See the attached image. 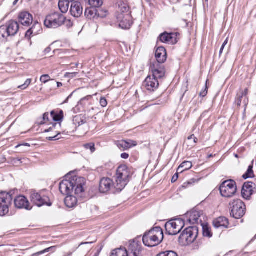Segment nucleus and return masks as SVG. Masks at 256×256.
Here are the masks:
<instances>
[{
  "label": "nucleus",
  "mask_w": 256,
  "mask_h": 256,
  "mask_svg": "<svg viewBox=\"0 0 256 256\" xmlns=\"http://www.w3.org/2000/svg\"><path fill=\"white\" fill-rule=\"evenodd\" d=\"M254 184L252 182H246L244 184L242 190V197L246 200H248L252 194L253 186Z\"/></svg>",
  "instance_id": "5701e85b"
},
{
  "label": "nucleus",
  "mask_w": 256,
  "mask_h": 256,
  "mask_svg": "<svg viewBox=\"0 0 256 256\" xmlns=\"http://www.w3.org/2000/svg\"><path fill=\"white\" fill-rule=\"evenodd\" d=\"M55 133L56 134V135H54L53 136L48 137V138H47V139L49 140L52 141V140H56L64 138L63 137H62L61 136L62 134L61 132H56Z\"/></svg>",
  "instance_id": "79ce46f5"
},
{
  "label": "nucleus",
  "mask_w": 256,
  "mask_h": 256,
  "mask_svg": "<svg viewBox=\"0 0 256 256\" xmlns=\"http://www.w3.org/2000/svg\"><path fill=\"white\" fill-rule=\"evenodd\" d=\"M155 56L157 60V62L155 63H164L166 59V52L165 48L163 46L158 47L156 51Z\"/></svg>",
  "instance_id": "393cba45"
},
{
  "label": "nucleus",
  "mask_w": 256,
  "mask_h": 256,
  "mask_svg": "<svg viewBox=\"0 0 256 256\" xmlns=\"http://www.w3.org/2000/svg\"><path fill=\"white\" fill-rule=\"evenodd\" d=\"M19 30V24L14 20H10L5 25L0 26V38L14 36Z\"/></svg>",
  "instance_id": "423d86ee"
},
{
  "label": "nucleus",
  "mask_w": 256,
  "mask_h": 256,
  "mask_svg": "<svg viewBox=\"0 0 256 256\" xmlns=\"http://www.w3.org/2000/svg\"><path fill=\"white\" fill-rule=\"evenodd\" d=\"M66 24V26L70 27V26H72V22H71V21L70 20H66L65 22Z\"/></svg>",
  "instance_id": "6e6d98bb"
},
{
  "label": "nucleus",
  "mask_w": 256,
  "mask_h": 256,
  "mask_svg": "<svg viewBox=\"0 0 256 256\" xmlns=\"http://www.w3.org/2000/svg\"><path fill=\"white\" fill-rule=\"evenodd\" d=\"M164 239L162 230L159 226L155 227L146 232L143 236L144 244L148 247H153L159 244Z\"/></svg>",
  "instance_id": "f03ea898"
},
{
  "label": "nucleus",
  "mask_w": 256,
  "mask_h": 256,
  "mask_svg": "<svg viewBox=\"0 0 256 256\" xmlns=\"http://www.w3.org/2000/svg\"><path fill=\"white\" fill-rule=\"evenodd\" d=\"M192 140V142H190V145H188V147L190 148H192L196 145V144L198 142V140L196 138L194 134H192L190 136L187 140L184 142V144H187L188 143L190 140Z\"/></svg>",
  "instance_id": "c9c22d12"
},
{
  "label": "nucleus",
  "mask_w": 256,
  "mask_h": 256,
  "mask_svg": "<svg viewBox=\"0 0 256 256\" xmlns=\"http://www.w3.org/2000/svg\"><path fill=\"white\" fill-rule=\"evenodd\" d=\"M88 2L91 7L98 8L102 6V0H89Z\"/></svg>",
  "instance_id": "4c0bfd02"
},
{
  "label": "nucleus",
  "mask_w": 256,
  "mask_h": 256,
  "mask_svg": "<svg viewBox=\"0 0 256 256\" xmlns=\"http://www.w3.org/2000/svg\"><path fill=\"white\" fill-rule=\"evenodd\" d=\"M184 222L182 219L170 220L165 224L166 233L168 235H176L178 234L184 226Z\"/></svg>",
  "instance_id": "1a4fd4ad"
},
{
  "label": "nucleus",
  "mask_w": 256,
  "mask_h": 256,
  "mask_svg": "<svg viewBox=\"0 0 256 256\" xmlns=\"http://www.w3.org/2000/svg\"><path fill=\"white\" fill-rule=\"evenodd\" d=\"M120 156L123 159H128L129 157V154L128 153L124 152L121 154Z\"/></svg>",
  "instance_id": "5fc2aeb1"
},
{
  "label": "nucleus",
  "mask_w": 256,
  "mask_h": 256,
  "mask_svg": "<svg viewBox=\"0 0 256 256\" xmlns=\"http://www.w3.org/2000/svg\"><path fill=\"white\" fill-rule=\"evenodd\" d=\"M116 190L115 183L108 178H103L100 182L99 190L102 193H106L110 191L112 188Z\"/></svg>",
  "instance_id": "2eb2a0df"
},
{
  "label": "nucleus",
  "mask_w": 256,
  "mask_h": 256,
  "mask_svg": "<svg viewBox=\"0 0 256 256\" xmlns=\"http://www.w3.org/2000/svg\"><path fill=\"white\" fill-rule=\"evenodd\" d=\"M66 18L59 12H52L46 18L44 26L48 28H56L64 24Z\"/></svg>",
  "instance_id": "39448f33"
},
{
  "label": "nucleus",
  "mask_w": 256,
  "mask_h": 256,
  "mask_svg": "<svg viewBox=\"0 0 256 256\" xmlns=\"http://www.w3.org/2000/svg\"><path fill=\"white\" fill-rule=\"evenodd\" d=\"M143 86L148 91L154 92L156 90L159 86L158 80L152 76H148L143 82Z\"/></svg>",
  "instance_id": "f3484780"
},
{
  "label": "nucleus",
  "mask_w": 256,
  "mask_h": 256,
  "mask_svg": "<svg viewBox=\"0 0 256 256\" xmlns=\"http://www.w3.org/2000/svg\"><path fill=\"white\" fill-rule=\"evenodd\" d=\"M164 252L158 254L156 256H166Z\"/></svg>",
  "instance_id": "bf43d9fd"
},
{
  "label": "nucleus",
  "mask_w": 256,
  "mask_h": 256,
  "mask_svg": "<svg viewBox=\"0 0 256 256\" xmlns=\"http://www.w3.org/2000/svg\"><path fill=\"white\" fill-rule=\"evenodd\" d=\"M70 12L75 18L80 17L82 14L83 8L80 3L74 2L72 3Z\"/></svg>",
  "instance_id": "b1692460"
},
{
  "label": "nucleus",
  "mask_w": 256,
  "mask_h": 256,
  "mask_svg": "<svg viewBox=\"0 0 256 256\" xmlns=\"http://www.w3.org/2000/svg\"><path fill=\"white\" fill-rule=\"evenodd\" d=\"M49 114L48 112H46L43 115V120L44 121H48Z\"/></svg>",
  "instance_id": "864d4df0"
},
{
  "label": "nucleus",
  "mask_w": 256,
  "mask_h": 256,
  "mask_svg": "<svg viewBox=\"0 0 256 256\" xmlns=\"http://www.w3.org/2000/svg\"><path fill=\"white\" fill-rule=\"evenodd\" d=\"M228 38H227L226 40L224 41L222 46L225 47V46L228 44Z\"/></svg>",
  "instance_id": "4d7b16f0"
},
{
  "label": "nucleus",
  "mask_w": 256,
  "mask_h": 256,
  "mask_svg": "<svg viewBox=\"0 0 256 256\" xmlns=\"http://www.w3.org/2000/svg\"><path fill=\"white\" fill-rule=\"evenodd\" d=\"M108 14V11L100 8V7L97 8V18H105Z\"/></svg>",
  "instance_id": "a19ab883"
},
{
  "label": "nucleus",
  "mask_w": 256,
  "mask_h": 256,
  "mask_svg": "<svg viewBox=\"0 0 256 256\" xmlns=\"http://www.w3.org/2000/svg\"><path fill=\"white\" fill-rule=\"evenodd\" d=\"M56 125H57L56 124H53L52 126L50 127L49 128H48L47 130H44V132H52L54 130H55L56 126Z\"/></svg>",
  "instance_id": "3c124183"
},
{
  "label": "nucleus",
  "mask_w": 256,
  "mask_h": 256,
  "mask_svg": "<svg viewBox=\"0 0 256 256\" xmlns=\"http://www.w3.org/2000/svg\"><path fill=\"white\" fill-rule=\"evenodd\" d=\"M252 166H248L246 172L242 176V178L244 179H247L248 178H251L253 177L254 172L252 170Z\"/></svg>",
  "instance_id": "58836bf2"
},
{
  "label": "nucleus",
  "mask_w": 256,
  "mask_h": 256,
  "mask_svg": "<svg viewBox=\"0 0 256 256\" xmlns=\"http://www.w3.org/2000/svg\"><path fill=\"white\" fill-rule=\"evenodd\" d=\"M200 226L202 228L204 236L209 238H211L212 236V234L207 224H204L203 223H202Z\"/></svg>",
  "instance_id": "f704fd0d"
},
{
  "label": "nucleus",
  "mask_w": 256,
  "mask_h": 256,
  "mask_svg": "<svg viewBox=\"0 0 256 256\" xmlns=\"http://www.w3.org/2000/svg\"><path fill=\"white\" fill-rule=\"evenodd\" d=\"M129 254H132L133 256H142V246L138 238L133 240H130L127 250Z\"/></svg>",
  "instance_id": "f8f14e48"
},
{
  "label": "nucleus",
  "mask_w": 256,
  "mask_h": 256,
  "mask_svg": "<svg viewBox=\"0 0 256 256\" xmlns=\"http://www.w3.org/2000/svg\"><path fill=\"white\" fill-rule=\"evenodd\" d=\"M22 159L19 158H14L12 160V162L14 166H18L22 163Z\"/></svg>",
  "instance_id": "a18cd8bd"
},
{
  "label": "nucleus",
  "mask_w": 256,
  "mask_h": 256,
  "mask_svg": "<svg viewBox=\"0 0 256 256\" xmlns=\"http://www.w3.org/2000/svg\"><path fill=\"white\" fill-rule=\"evenodd\" d=\"M164 252L166 256H178V254L174 251H166Z\"/></svg>",
  "instance_id": "09e8293b"
},
{
  "label": "nucleus",
  "mask_w": 256,
  "mask_h": 256,
  "mask_svg": "<svg viewBox=\"0 0 256 256\" xmlns=\"http://www.w3.org/2000/svg\"><path fill=\"white\" fill-rule=\"evenodd\" d=\"M18 22L24 26H28L32 24L33 18L32 15L28 12H20L18 16Z\"/></svg>",
  "instance_id": "412c9836"
},
{
  "label": "nucleus",
  "mask_w": 256,
  "mask_h": 256,
  "mask_svg": "<svg viewBox=\"0 0 256 256\" xmlns=\"http://www.w3.org/2000/svg\"><path fill=\"white\" fill-rule=\"evenodd\" d=\"M70 2L67 0H59L58 7L62 13H66L68 12L69 8Z\"/></svg>",
  "instance_id": "2f4dec72"
},
{
  "label": "nucleus",
  "mask_w": 256,
  "mask_h": 256,
  "mask_svg": "<svg viewBox=\"0 0 256 256\" xmlns=\"http://www.w3.org/2000/svg\"><path fill=\"white\" fill-rule=\"evenodd\" d=\"M32 82V79L28 78L27 79L25 82L22 85H20L18 86V88L21 89V90H26L30 84Z\"/></svg>",
  "instance_id": "c03bdc74"
},
{
  "label": "nucleus",
  "mask_w": 256,
  "mask_h": 256,
  "mask_svg": "<svg viewBox=\"0 0 256 256\" xmlns=\"http://www.w3.org/2000/svg\"><path fill=\"white\" fill-rule=\"evenodd\" d=\"M50 115L52 120L55 122H61L64 118V112L61 110H52Z\"/></svg>",
  "instance_id": "cd10ccee"
},
{
  "label": "nucleus",
  "mask_w": 256,
  "mask_h": 256,
  "mask_svg": "<svg viewBox=\"0 0 256 256\" xmlns=\"http://www.w3.org/2000/svg\"><path fill=\"white\" fill-rule=\"evenodd\" d=\"M31 202L38 207H41L43 206H50L52 205L50 198L42 193L32 192L30 195Z\"/></svg>",
  "instance_id": "9b49d317"
},
{
  "label": "nucleus",
  "mask_w": 256,
  "mask_h": 256,
  "mask_svg": "<svg viewBox=\"0 0 256 256\" xmlns=\"http://www.w3.org/2000/svg\"><path fill=\"white\" fill-rule=\"evenodd\" d=\"M56 84H57V86H58V88H59V87H60V86H62V82H56Z\"/></svg>",
  "instance_id": "680f3d73"
},
{
  "label": "nucleus",
  "mask_w": 256,
  "mask_h": 256,
  "mask_svg": "<svg viewBox=\"0 0 256 256\" xmlns=\"http://www.w3.org/2000/svg\"><path fill=\"white\" fill-rule=\"evenodd\" d=\"M150 68L152 73V76L158 80L163 78L165 74V70L160 64L154 63L150 65Z\"/></svg>",
  "instance_id": "a211bd4d"
},
{
  "label": "nucleus",
  "mask_w": 256,
  "mask_h": 256,
  "mask_svg": "<svg viewBox=\"0 0 256 256\" xmlns=\"http://www.w3.org/2000/svg\"><path fill=\"white\" fill-rule=\"evenodd\" d=\"M116 145L120 150H126L137 145V142L130 140H118L115 142Z\"/></svg>",
  "instance_id": "4be33fe9"
},
{
  "label": "nucleus",
  "mask_w": 256,
  "mask_h": 256,
  "mask_svg": "<svg viewBox=\"0 0 256 256\" xmlns=\"http://www.w3.org/2000/svg\"><path fill=\"white\" fill-rule=\"evenodd\" d=\"M224 48V46H222L220 50V56H221V54H222Z\"/></svg>",
  "instance_id": "052dcab7"
},
{
  "label": "nucleus",
  "mask_w": 256,
  "mask_h": 256,
  "mask_svg": "<svg viewBox=\"0 0 256 256\" xmlns=\"http://www.w3.org/2000/svg\"><path fill=\"white\" fill-rule=\"evenodd\" d=\"M83 147L86 150H90L91 154H92L96 150L95 144L93 142H90V143L84 144L83 145Z\"/></svg>",
  "instance_id": "ea45409f"
},
{
  "label": "nucleus",
  "mask_w": 256,
  "mask_h": 256,
  "mask_svg": "<svg viewBox=\"0 0 256 256\" xmlns=\"http://www.w3.org/2000/svg\"><path fill=\"white\" fill-rule=\"evenodd\" d=\"M50 76L48 74H44L41 76L40 78V81L42 82H43L44 84H46L48 82L50 81Z\"/></svg>",
  "instance_id": "49530a36"
},
{
  "label": "nucleus",
  "mask_w": 256,
  "mask_h": 256,
  "mask_svg": "<svg viewBox=\"0 0 256 256\" xmlns=\"http://www.w3.org/2000/svg\"><path fill=\"white\" fill-rule=\"evenodd\" d=\"M198 234V229L196 226H189L180 234L178 242L182 246H187L194 242Z\"/></svg>",
  "instance_id": "20e7f679"
},
{
  "label": "nucleus",
  "mask_w": 256,
  "mask_h": 256,
  "mask_svg": "<svg viewBox=\"0 0 256 256\" xmlns=\"http://www.w3.org/2000/svg\"><path fill=\"white\" fill-rule=\"evenodd\" d=\"M130 8L127 4L120 2L118 4V14H130Z\"/></svg>",
  "instance_id": "7c9ffc66"
},
{
  "label": "nucleus",
  "mask_w": 256,
  "mask_h": 256,
  "mask_svg": "<svg viewBox=\"0 0 256 256\" xmlns=\"http://www.w3.org/2000/svg\"><path fill=\"white\" fill-rule=\"evenodd\" d=\"M192 163L190 161H184L182 162L178 168V171L182 172L184 171L188 170L192 167Z\"/></svg>",
  "instance_id": "72a5a7b5"
},
{
  "label": "nucleus",
  "mask_w": 256,
  "mask_h": 256,
  "mask_svg": "<svg viewBox=\"0 0 256 256\" xmlns=\"http://www.w3.org/2000/svg\"><path fill=\"white\" fill-rule=\"evenodd\" d=\"M86 184L84 178L74 176L62 180L59 186L60 192L64 195L70 194L74 188V193L78 196L84 192V186Z\"/></svg>",
  "instance_id": "f257e3e1"
},
{
  "label": "nucleus",
  "mask_w": 256,
  "mask_h": 256,
  "mask_svg": "<svg viewBox=\"0 0 256 256\" xmlns=\"http://www.w3.org/2000/svg\"><path fill=\"white\" fill-rule=\"evenodd\" d=\"M228 224V220L224 216H220L213 221V226L216 228H227Z\"/></svg>",
  "instance_id": "a878e982"
},
{
  "label": "nucleus",
  "mask_w": 256,
  "mask_h": 256,
  "mask_svg": "<svg viewBox=\"0 0 256 256\" xmlns=\"http://www.w3.org/2000/svg\"><path fill=\"white\" fill-rule=\"evenodd\" d=\"M117 19L119 25L122 29H129L132 24L131 16L130 14H118Z\"/></svg>",
  "instance_id": "6ab92c4d"
},
{
  "label": "nucleus",
  "mask_w": 256,
  "mask_h": 256,
  "mask_svg": "<svg viewBox=\"0 0 256 256\" xmlns=\"http://www.w3.org/2000/svg\"><path fill=\"white\" fill-rule=\"evenodd\" d=\"M202 212L192 210L190 212H188L185 214V220L188 222L190 224H200L202 222L201 219H200Z\"/></svg>",
  "instance_id": "ddd939ff"
},
{
  "label": "nucleus",
  "mask_w": 256,
  "mask_h": 256,
  "mask_svg": "<svg viewBox=\"0 0 256 256\" xmlns=\"http://www.w3.org/2000/svg\"><path fill=\"white\" fill-rule=\"evenodd\" d=\"M220 191L223 197L230 198L236 192V182L233 180H226L220 186Z\"/></svg>",
  "instance_id": "0eeeda50"
},
{
  "label": "nucleus",
  "mask_w": 256,
  "mask_h": 256,
  "mask_svg": "<svg viewBox=\"0 0 256 256\" xmlns=\"http://www.w3.org/2000/svg\"><path fill=\"white\" fill-rule=\"evenodd\" d=\"M100 103L102 106L106 107L108 104V102L106 98H102L100 100Z\"/></svg>",
  "instance_id": "de8ad7c7"
},
{
  "label": "nucleus",
  "mask_w": 256,
  "mask_h": 256,
  "mask_svg": "<svg viewBox=\"0 0 256 256\" xmlns=\"http://www.w3.org/2000/svg\"><path fill=\"white\" fill-rule=\"evenodd\" d=\"M110 256H128V252L125 248H120L114 250Z\"/></svg>",
  "instance_id": "473e14b6"
},
{
  "label": "nucleus",
  "mask_w": 256,
  "mask_h": 256,
  "mask_svg": "<svg viewBox=\"0 0 256 256\" xmlns=\"http://www.w3.org/2000/svg\"><path fill=\"white\" fill-rule=\"evenodd\" d=\"M23 145L24 146H30V144H27V143H26V144H24Z\"/></svg>",
  "instance_id": "338daca9"
},
{
  "label": "nucleus",
  "mask_w": 256,
  "mask_h": 256,
  "mask_svg": "<svg viewBox=\"0 0 256 256\" xmlns=\"http://www.w3.org/2000/svg\"><path fill=\"white\" fill-rule=\"evenodd\" d=\"M38 27V28H40V24L38 22H35L32 26V27L30 28L26 33V38H30L32 36V34L34 32V29Z\"/></svg>",
  "instance_id": "e433bc0d"
},
{
  "label": "nucleus",
  "mask_w": 256,
  "mask_h": 256,
  "mask_svg": "<svg viewBox=\"0 0 256 256\" xmlns=\"http://www.w3.org/2000/svg\"><path fill=\"white\" fill-rule=\"evenodd\" d=\"M50 50H51L50 48L48 47V48H46L45 51H46V52H49Z\"/></svg>",
  "instance_id": "e2e57ef3"
},
{
  "label": "nucleus",
  "mask_w": 256,
  "mask_h": 256,
  "mask_svg": "<svg viewBox=\"0 0 256 256\" xmlns=\"http://www.w3.org/2000/svg\"><path fill=\"white\" fill-rule=\"evenodd\" d=\"M64 199V203L66 206L69 208H72L74 207L78 202L77 198L72 195L68 194Z\"/></svg>",
  "instance_id": "bb28decb"
},
{
  "label": "nucleus",
  "mask_w": 256,
  "mask_h": 256,
  "mask_svg": "<svg viewBox=\"0 0 256 256\" xmlns=\"http://www.w3.org/2000/svg\"><path fill=\"white\" fill-rule=\"evenodd\" d=\"M12 200V195L10 192H0V216H4L9 212V208Z\"/></svg>",
  "instance_id": "6e6552de"
},
{
  "label": "nucleus",
  "mask_w": 256,
  "mask_h": 256,
  "mask_svg": "<svg viewBox=\"0 0 256 256\" xmlns=\"http://www.w3.org/2000/svg\"><path fill=\"white\" fill-rule=\"evenodd\" d=\"M230 216L236 219L242 218L246 212V206L240 200H234L232 204Z\"/></svg>",
  "instance_id": "9d476101"
},
{
  "label": "nucleus",
  "mask_w": 256,
  "mask_h": 256,
  "mask_svg": "<svg viewBox=\"0 0 256 256\" xmlns=\"http://www.w3.org/2000/svg\"><path fill=\"white\" fill-rule=\"evenodd\" d=\"M131 175V172L126 166H119L114 176L116 190L121 192L129 182Z\"/></svg>",
  "instance_id": "7ed1b4c3"
},
{
  "label": "nucleus",
  "mask_w": 256,
  "mask_h": 256,
  "mask_svg": "<svg viewBox=\"0 0 256 256\" xmlns=\"http://www.w3.org/2000/svg\"><path fill=\"white\" fill-rule=\"evenodd\" d=\"M248 88H246L244 90H240L238 92L235 100V104L238 107L240 106L242 104H243L244 108V110L248 103Z\"/></svg>",
  "instance_id": "4468645a"
},
{
  "label": "nucleus",
  "mask_w": 256,
  "mask_h": 256,
  "mask_svg": "<svg viewBox=\"0 0 256 256\" xmlns=\"http://www.w3.org/2000/svg\"><path fill=\"white\" fill-rule=\"evenodd\" d=\"M76 74H78L77 72H74V73H70V74H74V75H76Z\"/></svg>",
  "instance_id": "774afa93"
},
{
  "label": "nucleus",
  "mask_w": 256,
  "mask_h": 256,
  "mask_svg": "<svg viewBox=\"0 0 256 256\" xmlns=\"http://www.w3.org/2000/svg\"><path fill=\"white\" fill-rule=\"evenodd\" d=\"M72 122L76 126H80L86 122V118L84 115L78 114L73 118Z\"/></svg>",
  "instance_id": "c85d7f7f"
},
{
  "label": "nucleus",
  "mask_w": 256,
  "mask_h": 256,
  "mask_svg": "<svg viewBox=\"0 0 256 256\" xmlns=\"http://www.w3.org/2000/svg\"><path fill=\"white\" fill-rule=\"evenodd\" d=\"M177 36V33L164 32L159 36L158 40L163 43L174 44L178 42Z\"/></svg>",
  "instance_id": "dca6fc26"
},
{
  "label": "nucleus",
  "mask_w": 256,
  "mask_h": 256,
  "mask_svg": "<svg viewBox=\"0 0 256 256\" xmlns=\"http://www.w3.org/2000/svg\"><path fill=\"white\" fill-rule=\"evenodd\" d=\"M55 248H56V246H51L50 248H46L45 250H42V251L38 252H36L35 254H32V256H39L40 254H44L46 252L50 251L52 250H53V249L55 250Z\"/></svg>",
  "instance_id": "37998d69"
},
{
  "label": "nucleus",
  "mask_w": 256,
  "mask_h": 256,
  "mask_svg": "<svg viewBox=\"0 0 256 256\" xmlns=\"http://www.w3.org/2000/svg\"><path fill=\"white\" fill-rule=\"evenodd\" d=\"M72 96V94H70L66 98V100L64 102V103H67L68 100V99Z\"/></svg>",
  "instance_id": "13d9d810"
},
{
  "label": "nucleus",
  "mask_w": 256,
  "mask_h": 256,
  "mask_svg": "<svg viewBox=\"0 0 256 256\" xmlns=\"http://www.w3.org/2000/svg\"><path fill=\"white\" fill-rule=\"evenodd\" d=\"M19 0H15L13 3L14 5H15Z\"/></svg>",
  "instance_id": "0e129e2a"
},
{
  "label": "nucleus",
  "mask_w": 256,
  "mask_h": 256,
  "mask_svg": "<svg viewBox=\"0 0 256 256\" xmlns=\"http://www.w3.org/2000/svg\"><path fill=\"white\" fill-rule=\"evenodd\" d=\"M14 204L15 206L18 208L30 210L32 208L27 198L23 196H18L14 200Z\"/></svg>",
  "instance_id": "aec40b11"
},
{
  "label": "nucleus",
  "mask_w": 256,
  "mask_h": 256,
  "mask_svg": "<svg viewBox=\"0 0 256 256\" xmlns=\"http://www.w3.org/2000/svg\"><path fill=\"white\" fill-rule=\"evenodd\" d=\"M190 142H192V140H190L188 143L187 144H186L188 146V145H190Z\"/></svg>",
  "instance_id": "69168bd1"
},
{
  "label": "nucleus",
  "mask_w": 256,
  "mask_h": 256,
  "mask_svg": "<svg viewBox=\"0 0 256 256\" xmlns=\"http://www.w3.org/2000/svg\"><path fill=\"white\" fill-rule=\"evenodd\" d=\"M207 94H208V87H207V86L206 84L204 90H202L200 93V96H202V97H204L205 96H206Z\"/></svg>",
  "instance_id": "8fccbe9b"
},
{
  "label": "nucleus",
  "mask_w": 256,
  "mask_h": 256,
  "mask_svg": "<svg viewBox=\"0 0 256 256\" xmlns=\"http://www.w3.org/2000/svg\"><path fill=\"white\" fill-rule=\"evenodd\" d=\"M178 178V173L175 174L174 175V176H172V180H172V182L174 183V182H176Z\"/></svg>",
  "instance_id": "603ef678"
},
{
  "label": "nucleus",
  "mask_w": 256,
  "mask_h": 256,
  "mask_svg": "<svg viewBox=\"0 0 256 256\" xmlns=\"http://www.w3.org/2000/svg\"><path fill=\"white\" fill-rule=\"evenodd\" d=\"M97 8L90 7L86 8L85 10V16L89 19L95 18H97Z\"/></svg>",
  "instance_id": "c756f323"
}]
</instances>
